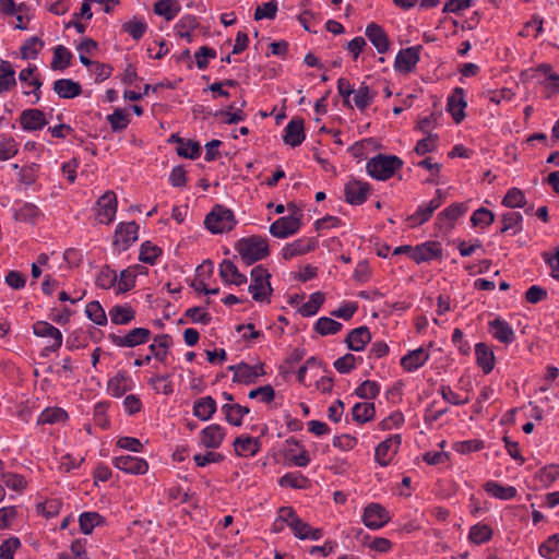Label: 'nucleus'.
I'll use <instances>...</instances> for the list:
<instances>
[{
  "label": "nucleus",
  "mask_w": 559,
  "mask_h": 559,
  "mask_svg": "<svg viewBox=\"0 0 559 559\" xmlns=\"http://www.w3.org/2000/svg\"><path fill=\"white\" fill-rule=\"evenodd\" d=\"M235 250L247 265H251L270 254L267 239L258 235L239 239L235 245Z\"/></svg>",
  "instance_id": "f257e3e1"
},
{
  "label": "nucleus",
  "mask_w": 559,
  "mask_h": 559,
  "mask_svg": "<svg viewBox=\"0 0 559 559\" xmlns=\"http://www.w3.org/2000/svg\"><path fill=\"white\" fill-rule=\"evenodd\" d=\"M403 164L399 156L378 154L367 162L366 170L370 177L384 181L401 169Z\"/></svg>",
  "instance_id": "f03ea898"
},
{
  "label": "nucleus",
  "mask_w": 559,
  "mask_h": 559,
  "mask_svg": "<svg viewBox=\"0 0 559 559\" xmlns=\"http://www.w3.org/2000/svg\"><path fill=\"white\" fill-rule=\"evenodd\" d=\"M235 215L231 210L216 204L205 216L204 225L212 234L230 231L236 226Z\"/></svg>",
  "instance_id": "7ed1b4c3"
},
{
  "label": "nucleus",
  "mask_w": 559,
  "mask_h": 559,
  "mask_svg": "<svg viewBox=\"0 0 559 559\" xmlns=\"http://www.w3.org/2000/svg\"><path fill=\"white\" fill-rule=\"evenodd\" d=\"M270 278L271 274L263 265H257L251 270L252 282L248 289L252 294V298L255 301H270L269 297L273 293Z\"/></svg>",
  "instance_id": "20e7f679"
},
{
  "label": "nucleus",
  "mask_w": 559,
  "mask_h": 559,
  "mask_svg": "<svg viewBox=\"0 0 559 559\" xmlns=\"http://www.w3.org/2000/svg\"><path fill=\"white\" fill-rule=\"evenodd\" d=\"M302 215H296V212L290 213L288 216H283L276 219L270 226V234L276 238H287L298 233L301 227Z\"/></svg>",
  "instance_id": "39448f33"
},
{
  "label": "nucleus",
  "mask_w": 559,
  "mask_h": 559,
  "mask_svg": "<svg viewBox=\"0 0 559 559\" xmlns=\"http://www.w3.org/2000/svg\"><path fill=\"white\" fill-rule=\"evenodd\" d=\"M152 332L146 328H134L126 335L120 336L115 333L108 335V340L118 347H135L150 341Z\"/></svg>",
  "instance_id": "423d86ee"
},
{
  "label": "nucleus",
  "mask_w": 559,
  "mask_h": 559,
  "mask_svg": "<svg viewBox=\"0 0 559 559\" xmlns=\"http://www.w3.org/2000/svg\"><path fill=\"white\" fill-rule=\"evenodd\" d=\"M139 225L132 221L120 223L115 231L114 246L118 251H126L138 240Z\"/></svg>",
  "instance_id": "0eeeda50"
},
{
  "label": "nucleus",
  "mask_w": 559,
  "mask_h": 559,
  "mask_svg": "<svg viewBox=\"0 0 559 559\" xmlns=\"http://www.w3.org/2000/svg\"><path fill=\"white\" fill-rule=\"evenodd\" d=\"M390 520L389 511L380 503H369L364 510L362 522L371 530L383 527Z\"/></svg>",
  "instance_id": "6e6552de"
},
{
  "label": "nucleus",
  "mask_w": 559,
  "mask_h": 559,
  "mask_svg": "<svg viewBox=\"0 0 559 559\" xmlns=\"http://www.w3.org/2000/svg\"><path fill=\"white\" fill-rule=\"evenodd\" d=\"M370 191L371 186L368 182L352 179L344 187L345 201L352 205H361L367 201Z\"/></svg>",
  "instance_id": "1a4fd4ad"
},
{
  "label": "nucleus",
  "mask_w": 559,
  "mask_h": 559,
  "mask_svg": "<svg viewBox=\"0 0 559 559\" xmlns=\"http://www.w3.org/2000/svg\"><path fill=\"white\" fill-rule=\"evenodd\" d=\"M97 219L100 224H110L117 212V198L114 191H106L96 202Z\"/></svg>",
  "instance_id": "9d476101"
},
{
  "label": "nucleus",
  "mask_w": 559,
  "mask_h": 559,
  "mask_svg": "<svg viewBox=\"0 0 559 559\" xmlns=\"http://www.w3.org/2000/svg\"><path fill=\"white\" fill-rule=\"evenodd\" d=\"M401 442V435H393L380 442L374 451V460L381 466H388L391 463L393 455L397 452Z\"/></svg>",
  "instance_id": "9b49d317"
},
{
  "label": "nucleus",
  "mask_w": 559,
  "mask_h": 559,
  "mask_svg": "<svg viewBox=\"0 0 559 559\" xmlns=\"http://www.w3.org/2000/svg\"><path fill=\"white\" fill-rule=\"evenodd\" d=\"M421 49L423 47L420 45L401 49L395 57V69L404 73L412 72L419 61Z\"/></svg>",
  "instance_id": "f8f14e48"
},
{
  "label": "nucleus",
  "mask_w": 559,
  "mask_h": 559,
  "mask_svg": "<svg viewBox=\"0 0 559 559\" xmlns=\"http://www.w3.org/2000/svg\"><path fill=\"white\" fill-rule=\"evenodd\" d=\"M318 247V240L314 237H302L290 243H287L282 249V258L284 260H290L297 255L306 254L313 251Z\"/></svg>",
  "instance_id": "ddd939ff"
},
{
  "label": "nucleus",
  "mask_w": 559,
  "mask_h": 559,
  "mask_svg": "<svg viewBox=\"0 0 559 559\" xmlns=\"http://www.w3.org/2000/svg\"><path fill=\"white\" fill-rule=\"evenodd\" d=\"M442 258V247L438 241H426L414 247L412 260L417 264Z\"/></svg>",
  "instance_id": "4468645a"
},
{
  "label": "nucleus",
  "mask_w": 559,
  "mask_h": 559,
  "mask_svg": "<svg viewBox=\"0 0 559 559\" xmlns=\"http://www.w3.org/2000/svg\"><path fill=\"white\" fill-rule=\"evenodd\" d=\"M114 465L127 474L143 475L148 469L144 459L133 455H121L114 459Z\"/></svg>",
  "instance_id": "2eb2a0df"
},
{
  "label": "nucleus",
  "mask_w": 559,
  "mask_h": 559,
  "mask_svg": "<svg viewBox=\"0 0 559 559\" xmlns=\"http://www.w3.org/2000/svg\"><path fill=\"white\" fill-rule=\"evenodd\" d=\"M468 210L466 203H453L437 215L436 225L439 228H453L455 221L463 216Z\"/></svg>",
  "instance_id": "dca6fc26"
},
{
  "label": "nucleus",
  "mask_w": 559,
  "mask_h": 559,
  "mask_svg": "<svg viewBox=\"0 0 559 559\" xmlns=\"http://www.w3.org/2000/svg\"><path fill=\"white\" fill-rule=\"evenodd\" d=\"M19 121L23 130L28 132L39 131L48 123L45 114L36 108L23 110Z\"/></svg>",
  "instance_id": "f3484780"
},
{
  "label": "nucleus",
  "mask_w": 559,
  "mask_h": 559,
  "mask_svg": "<svg viewBox=\"0 0 559 559\" xmlns=\"http://www.w3.org/2000/svg\"><path fill=\"white\" fill-rule=\"evenodd\" d=\"M226 436L225 429L217 424H212L200 432V442L206 449H217Z\"/></svg>",
  "instance_id": "a211bd4d"
},
{
  "label": "nucleus",
  "mask_w": 559,
  "mask_h": 559,
  "mask_svg": "<svg viewBox=\"0 0 559 559\" xmlns=\"http://www.w3.org/2000/svg\"><path fill=\"white\" fill-rule=\"evenodd\" d=\"M366 36L379 53H385L390 48V39L383 27L374 22L367 25Z\"/></svg>",
  "instance_id": "6ab92c4d"
},
{
  "label": "nucleus",
  "mask_w": 559,
  "mask_h": 559,
  "mask_svg": "<svg viewBox=\"0 0 559 559\" xmlns=\"http://www.w3.org/2000/svg\"><path fill=\"white\" fill-rule=\"evenodd\" d=\"M466 106L464 90L462 87H455L448 98L447 110L451 114L456 123H460L464 119V109Z\"/></svg>",
  "instance_id": "aec40b11"
},
{
  "label": "nucleus",
  "mask_w": 559,
  "mask_h": 559,
  "mask_svg": "<svg viewBox=\"0 0 559 559\" xmlns=\"http://www.w3.org/2000/svg\"><path fill=\"white\" fill-rule=\"evenodd\" d=\"M283 141L293 147L300 145L305 140L304 120L299 118L292 119L284 130Z\"/></svg>",
  "instance_id": "412c9836"
},
{
  "label": "nucleus",
  "mask_w": 559,
  "mask_h": 559,
  "mask_svg": "<svg viewBox=\"0 0 559 559\" xmlns=\"http://www.w3.org/2000/svg\"><path fill=\"white\" fill-rule=\"evenodd\" d=\"M489 332L500 343L510 344L515 340L512 326L500 318H496L489 322Z\"/></svg>",
  "instance_id": "4be33fe9"
},
{
  "label": "nucleus",
  "mask_w": 559,
  "mask_h": 559,
  "mask_svg": "<svg viewBox=\"0 0 559 559\" xmlns=\"http://www.w3.org/2000/svg\"><path fill=\"white\" fill-rule=\"evenodd\" d=\"M219 276L226 284L240 286L247 283V276L238 271L236 264L230 260H223L219 264Z\"/></svg>",
  "instance_id": "5701e85b"
},
{
  "label": "nucleus",
  "mask_w": 559,
  "mask_h": 559,
  "mask_svg": "<svg viewBox=\"0 0 559 559\" xmlns=\"http://www.w3.org/2000/svg\"><path fill=\"white\" fill-rule=\"evenodd\" d=\"M371 341V334L367 326L353 329L346 336L345 343L350 350L360 352Z\"/></svg>",
  "instance_id": "b1692460"
},
{
  "label": "nucleus",
  "mask_w": 559,
  "mask_h": 559,
  "mask_svg": "<svg viewBox=\"0 0 559 559\" xmlns=\"http://www.w3.org/2000/svg\"><path fill=\"white\" fill-rule=\"evenodd\" d=\"M233 445L238 456H253L260 451L261 442L258 438L242 435L235 439Z\"/></svg>",
  "instance_id": "393cba45"
},
{
  "label": "nucleus",
  "mask_w": 559,
  "mask_h": 559,
  "mask_svg": "<svg viewBox=\"0 0 559 559\" xmlns=\"http://www.w3.org/2000/svg\"><path fill=\"white\" fill-rule=\"evenodd\" d=\"M428 359L429 353L423 347H419L403 356L401 359V366L404 370L413 372L424 366Z\"/></svg>",
  "instance_id": "a878e982"
},
{
  "label": "nucleus",
  "mask_w": 559,
  "mask_h": 559,
  "mask_svg": "<svg viewBox=\"0 0 559 559\" xmlns=\"http://www.w3.org/2000/svg\"><path fill=\"white\" fill-rule=\"evenodd\" d=\"M53 91L60 98L71 99L82 94V86L71 79H59L53 82Z\"/></svg>",
  "instance_id": "bb28decb"
},
{
  "label": "nucleus",
  "mask_w": 559,
  "mask_h": 559,
  "mask_svg": "<svg viewBox=\"0 0 559 559\" xmlns=\"http://www.w3.org/2000/svg\"><path fill=\"white\" fill-rule=\"evenodd\" d=\"M476 362L485 374L492 371L495 367V354L492 349L485 343L475 345Z\"/></svg>",
  "instance_id": "cd10ccee"
},
{
  "label": "nucleus",
  "mask_w": 559,
  "mask_h": 559,
  "mask_svg": "<svg viewBox=\"0 0 559 559\" xmlns=\"http://www.w3.org/2000/svg\"><path fill=\"white\" fill-rule=\"evenodd\" d=\"M265 372L263 365L250 366L243 361L240 362V369L237 374L234 376L233 381L243 384H252L257 381L260 376Z\"/></svg>",
  "instance_id": "c85d7f7f"
},
{
  "label": "nucleus",
  "mask_w": 559,
  "mask_h": 559,
  "mask_svg": "<svg viewBox=\"0 0 559 559\" xmlns=\"http://www.w3.org/2000/svg\"><path fill=\"white\" fill-rule=\"evenodd\" d=\"M216 409V401L210 395L197 400L193 404V415L203 421L210 420Z\"/></svg>",
  "instance_id": "c756f323"
},
{
  "label": "nucleus",
  "mask_w": 559,
  "mask_h": 559,
  "mask_svg": "<svg viewBox=\"0 0 559 559\" xmlns=\"http://www.w3.org/2000/svg\"><path fill=\"white\" fill-rule=\"evenodd\" d=\"M173 340L169 334H159L154 337V342L148 346L155 359L165 364L167 360L168 348L171 346Z\"/></svg>",
  "instance_id": "7c9ffc66"
},
{
  "label": "nucleus",
  "mask_w": 559,
  "mask_h": 559,
  "mask_svg": "<svg viewBox=\"0 0 559 559\" xmlns=\"http://www.w3.org/2000/svg\"><path fill=\"white\" fill-rule=\"evenodd\" d=\"M132 389V380L130 376L122 371L118 372L108 381V392L115 397H121Z\"/></svg>",
  "instance_id": "2f4dec72"
},
{
  "label": "nucleus",
  "mask_w": 559,
  "mask_h": 559,
  "mask_svg": "<svg viewBox=\"0 0 559 559\" xmlns=\"http://www.w3.org/2000/svg\"><path fill=\"white\" fill-rule=\"evenodd\" d=\"M222 413L225 415V419L228 424L239 427L242 425V418L249 414L250 409L247 406L240 404L226 403L221 407Z\"/></svg>",
  "instance_id": "473e14b6"
},
{
  "label": "nucleus",
  "mask_w": 559,
  "mask_h": 559,
  "mask_svg": "<svg viewBox=\"0 0 559 559\" xmlns=\"http://www.w3.org/2000/svg\"><path fill=\"white\" fill-rule=\"evenodd\" d=\"M110 321L117 325H127L135 318V310L130 305H116L109 310Z\"/></svg>",
  "instance_id": "72a5a7b5"
},
{
  "label": "nucleus",
  "mask_w": 559,
  "mask_h": 559,
  "mask_svg": "<svg viewBox=\"0 0 559 559\" xmlns=\"http://www.w3.org/2000/svg\"><path fill=\"white\" fill-rule=\"evenodd\" d=\"M33 333L38 337H49L52 342L58 343V346H62L63 336L61 331L47 321L35 322Z\"/></svg>",
  "instance_id": "f704fd0d"
},
{
  "label": "nucleus",
  "mask_w": 559,
  "mask_h": 559,
  "mask_svg": "<svg viewBox=\"0 0 559 559\" xmlns=\"http://www.w3.org/2000/svg\"><path fill=\"white\" fill-rule=\"evenodd\" d=\"M178 0H159L154 3L153 11L156 15L163 16L166 21H173L180 12Z\"/></svg>",
  "instance_id": "c9c22d12"
},
{
  "label": "nucleus",
  "mask_w": 559,
  "mask_h": 559,
  "mask_svg": "<svg viewBox=\"0 0 559 559\" xmlns=\"http://www.w3.org/2000/svg\"><path fill=\"white\" fill-rule=\"evenodd\" d=\"M353 419L358 424H365L374 418L376 408L373 403L359 402L352 408Z\"/></svg>",
  "instance_id": "e433bc0d"
},
{
  "label": "nucleus",
  "mask_w": 559,
  "mask_h": 559,
  "mask_svg": "<svg viewBox=\"0 0 559 559\" xmlns=\"http://www.w3.org/2000/svg\"><path fill=\"white\" fill-rule=\"evenodd\" d=\"M40 214V210L35 204L25 202L14 211L13 218L17 222L35 224Z\"/></svg>",
  "instance_id": "4c0bfd02"
},
{
  "label": "nucleus",
  "mask_w": 559,
  "mask_h": 559,
  "mask_svg": "<svg viewBox=\"0 0 559 559\" xmlns=\"http://www.w3.org/2000/svg\"><path fill=\"white\" fill-rule=\"evenodd\" d=\"M487 493L501 500H510L516 496V489L513 486H502L501 484L490 480L485 484Z\"/></svg>",
  "instance_id": "58836bf2"
},
{
  "label": "nucleus",
  "mask_w": 559,
  "mask_h": 559,
  "mask_svg": "<svg viewBox=\"0 0 559 559\" xmlns=\"http://www.w3.org/2000/svg\"><path fill=\"white\" fill-rule=\"evenodd\" d=\"M199 23L195 16L185 15L175 25L176 35L186 38L188 43L192 41V31L198 27Z\"/></svg>",
  "instance_id": "ea45409f"
},
{
  "label": "nucleus",
  "mask_w": 559,
  "mask_h": 559,
  "mask_svg": "<svg viewBox=\"0 0 559 559\" xmlns=\"http://www.w3.org/2000/svg\"><path fill=\"white\" fill-rule=\"evenodd\" d=\"M104 523L105 519L97 512H83L79 516L80 531L85 535H90L94 527Z\"/></svg>",
  "instance_id": "a19ab883"
},
{
  "label": "nucleus",
  "mask_w": 559,
  "mask_h": 559,
  "mask_svg": "<svg viewBox=\"0 0 559 559\" xmlns=\"http://www.w3.org/2000/svg\"><path fill=\"white\" fill-rule=\"evenodd\" d=\"M376 92L371 91L366 83H361L360 86L354 90V103L355 106L364 111L374 99Z\"/></svg>",
  "instance_id": "79ce46f5"
},
{
  "label": "nucleus",
  "mask_w": 559,
  "mask_h": 559,
  "mask_svg": "<svg viewBox=\"0 0 559 559\" xmlns=\"http://www.w3.org/2000/svg\"><path fill=\"white\" fill-rule=\"evenodd\" d=\"M68 418V414L60 407H47L44 409L37 418L38 425H52L64 421Z\"/></svg>",
  "instance_id": "37998d69"
},
{
  "label": "nucleus",
  "mask_w": 559,
  "mask_h": 559,
  "mask_svg": "<svg viewBox=\"0 0 559 559\" xmlns=\"http://www.w3.org/2000/svg\"><path fill=\"white\" fill-rule=\"evenodd\" d=\"M0 94L10 91L16 84L15 71L9 61H1L0 64Z\"/></svg>",
  "instance_id": "c03bdc74"
},
{
  "label": "nucleus",
  "mask_w": 559,
  "mask_h": 559,
  "mask_svg": "<svg viewBox=\"0 0 559 559\" xmlns=\"http://www.w3.org/2000/svg\"><path fill=\"white\" fill-rule=\"evenodd\" d=\"M73 58L72 52L64 46L58 45L53 49V57L51 62V68L53 70H64L71 64V59Z\"/></svg>",
  "instance_id": "a18cd8bd"
},
{
  "label": "nucleus",
  "mask_w": 559,
  "mask_h": 559,
  "mask_svg": "<svg viewBox=\"0 0 559 559\" xmlns=\"http://www.w3.org/2000/svg\"><path fill=\"white\" fill-rule=\"evenodd\" d=\"M112 132H121L126 130L130 123L129 115L124 109L116 108L112 114L107 116Z\"/></svg>",
  "instance_id": "49530a36"
},
{
  "label": "nucleus",
  "mask_w": 559,
  "mask_h": 559,
  "mask_svg": "<svg viewBox=\"0 0 559 559\" xmlns=\"http://www.w3.org/2000/svg\"><path fill=\"white\" fill-rule=\"evenodd\" d=\"M342 328V323L328 317H321L314 324V331L323 336L336 334Z\"/></svg>",
  "instance_id": "de8ad7c7"
},
{
  "label": "nucleus",
  "mask_w": 559,
  "mask_h": 559,
  "mask_svg": "<svg viewBox=\"0 0 559 559\" xmlns=\"http://www.w3.org/2000/svg\"><path fill=\"white\" fill-rule=\"evenodd\" d=\"M324 295L321 292H316L310 295L309 300L299 308V313L302 317L314 316L324 302Z\"/></svg>",
  "instance_id": "09e8293b"
},
{
  "label": "nucleus",
  "mask_w": 559,
  "mask_h": 559,
  "mask_svg": "<svg viewBox=\"0 0 559 559\" xmlns=\"http://www.w3.org/2000/svg\"><path fill=\"white\" fill-rule=\"evenodd\" d=\"M85 313H86V317L91 321H93L95 324H97V325H106L107 324V316H106L104 308L99 304V301L93 300V301L88 302L85 307Z\"/></svg>",
  "instance_id": "8fccbe9b"
},
{
  "label": "nucleus",
  "mask_w": 559,
  "mask_h": 559,
  "mask_svg": "<svg viewBox=\"0 0 559 559\" xmlns=\"http://www.w3.org/2000/svg\"><path fill=\"white\" fill-rule=\"evenodd\" d=\"M43 47L44 41L39 37H29L20 48L21 57L23 59H35Z\"/></svg>",
  "instance_id": "3c124183"
},
{
  "label": "nucleus",
  "mask_w": 559,
  "mask_h": 559,
  "mask_svg": "<svg viewBox=\"0 0 559 559\" xmlns=\"http://www.w3.org/2000/svg\"><path fill=\"white\" fill-rule=\"evenodd\" d=\"M162 254V249L151 241H144L140 248L139 260L143 263L155 264L157 258Z\"/></svg>",
  "instance_id": "603ef678"
},
{
  "label": "nucleus",
  "mask_w": 559,
  "mask_h": 559,
  "mask_svg": "<svg viewBox=\"0 0 559 559\" xmlns=\"http://www.w3.org/2000/svg\"><path fill=\"white\" fill-rule=\"evenodd\" d=\"M492 537V530L487 524H476L469 530V539L472 543L479 545L490 540Z\"/></svg>",
  "instance_id": "864d4df0"
},
{
  "label": "nucleus",
  "mask_w": 559,
  "mask_h": 559,
  "mask_svg": "<svg viewBox=\"0 0 559 559\" xmlns=\"http://www.w3.org/2000/svg\"><path fill=\"white\" fill-rule=\"evenodd\" d=\"M380 393V385L376 381L366 380L355 389V395L364 400H373Z\"/></svg>",
  "instance_id": "5fc2aeb1"
},
{
  "label": "nucleus",
  "mask_w": 559,
  "mask_h": 559,
  "mask_svg": "<svg viewBox=\"0 0 559 559\" xmlns=\"http://www.w3.org/2000/svg\"><path fill=\"white\" fill-rule=\"evenodd\" d=\"M147 29L146 22L141 19L133 17L131 21L126 22L122 25V31L128 33L134 40H139L143 37Z\"/></svg>",
  "instance_id": "6e6d98bb"
},
{
  "label": "nucleus",
  "mask_w": 559,
  "mask_h": 559,
  "mask_svg": "<svg viewBox=\"0 0 559 559\" xmlns=\"http://www.w3.org/2000/svg\"><path fill=\"white\" fill-rule=\"evenodd\" d=\"M493 222L495 214L486 207L477 209L471 217V223L474 227L479 226L481 228H485L487 226H490Z\"/></svg>",
  "instance_id": "4d7b16f0"
},
{
  "label": "nucleus",
  "mask_w": 559,
  "mask_h": 559,
  "mask_svg": "<svg viewBox=\"0 0 559 559\" xmlns=\"http://www.w3.org/2000/svg\"><path fill=\"white\" fill-rule=\"evenodd\" d=\"M526 203L523 191L519 188H511L502 200V205L507 207H523Z\"/></svg>",
  "instance_id": "13d9d810"
},
{
  "label": "nucleus",
  "mask_w": 559,
  "mask_h": 559,
  "mask_svg": "<svg viewBox=\"0 0 559 559\" xmlns=\"http://www.w3.org/2000/svg\"><path fill=\"white\" fill-rule=\"evenodd\" d=\"M85 540L75 539L70 546L71 554L59 552L58 559H91L87 557Z\"/></svg>",
  "instance_id": "bf43d9fd"
},
{
  "label": "nucleus",
  "mask_w": 559,
  "mask_h": 559,
  "mask_svg": "<svg viewBox=\"0 0 559 559\" xmlns=\"http://www.w3.org/2000/svg\"><path fill=\"white\" fill-rule=\"evenodd\" d=\"M17 151V144L12 136L0 135V160L12 158Z\"/></svg>",
  "instance_id": "052dcab7"
},
{
  "label": "nucleus",
  "mask_w": 559,
  "mask_h": 559,
  "mask_svg": "<svg viewBox=\"0 0 559 559\" xmlns=\"http://www.w3.org/2000/svg\"><path fill=\"white\" fill-rule=\"evenodd\" d=\"M117 282V274L114 270H111L108 265L102 267L97 277L96 285L103 289H109L114 287Z\"/></svg>",
  "instance_id": "680f3d73"
},
{
  "label": "nucleus",
  "mask_w": 559,
  "mask_h": 559,
  "mask_svg": "<svg viewBox=\"0 0 559 559\" xmlns=\"http://www.w3.org/2000/svg\"><path fill=\"white\" fill-rule=\"evenodd\" d=\"M522 221H523V216L519 212L504 213L501 218L502 227H501L500 231L506 233L510 229H513L514 227H518V229L514 230V234H516L518 231H520L522 229V227H521Z\"/></svg>",
  "instance_id": "e2e57ef3"
},
{
  "label": "nucleus",
  "mask_w": 559,
  "mask_h": 559,
  "mask_svg": "<svg viewBox=\"0 0 559 559\" xmlns=\"http://www.w3.org/2000/svg\"><path fill=\"white\" fill-rule=\"evenodd\" d=\"M177 154L185 158L197 159L201 155V145L199 142L189 139L177 147Z\"/></svg>",
  "instance_id": "0e129e2a"
},
{
  "label": "nucleus",
  "mask_w": 559,
  "mask_h": 559,
  "mask_svg": "<svg viewBox=\"0 0 559 559\" xmlns=\"http://www.w3.org/2000/svg\"><path fill=\"white\" fill-rule=\"evenodd\" d=\"M558 544L559 536L557 534L548 537L546 542H544L539 547V554L547 559H555L558 557Z\"/></svg>",
  "instance_id": "69168bd1"
},
{
  "label": "nucleus",
  "mask_w": 559,
  "mask_h": 559,
  "mask_svg": "<svg viewBox=\"0 0 559 559\" xmlns=\"http://www.w3.org/2000/svg\"><path fill=\"white\" fill-rule=\"evenodd\" d=\"M277 12V2L272 0L270 2L262 3L258 5L254 11V20L260 21L263 19L273 20L276 16Z\"/></svg>",
  "instance_id": "338daca9"
},
{
  "label": "nucleus",
  "mask_w": 559,
  "mask_h": 559,
  "mask_svg": "<svg viewBox=\"0 0 559 559\" xmlns=\"http://www.w3.org/2000/svg\"><path fill=\"white\" fill-rule=\"evenodd\" d=\"M21 546L17 537H10L0 545V559H14L15 550Z\"/></svg>",
  "instance_id": "774afa93"
}]
</instances>
